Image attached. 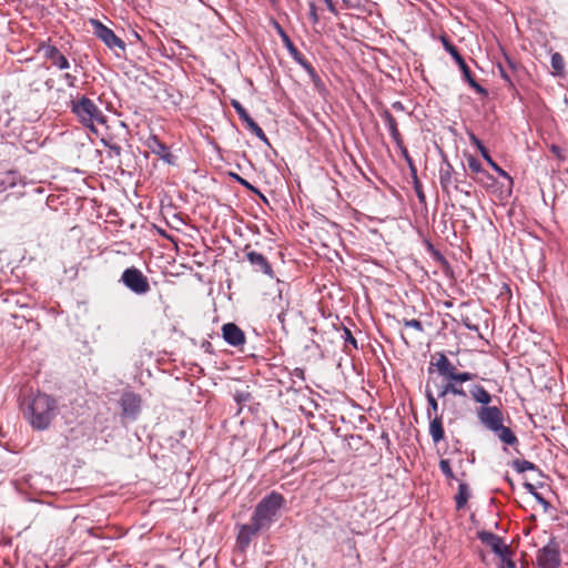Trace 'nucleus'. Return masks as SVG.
<instances>
[{"label":"nucleus","mask_w":568,"mask_h":568,"mask_svg":"<svg viewBox=\"0 0 568 568\" xmlns=\"http://www.w3.org/2000/svg\"><path fill=\"white\" fill-rule=\"evenodd\" d=\"M381 115L384 119V121L389 130L390 136L394 140V142L396 143V145L402 146L403 139L398 131L397 122L394 119V116L390 114V112L388 110H384Z\"/></svg>","instance_id":"nucleus-21"},{"label":"nucleus","mask_w":568,"mask_h":568,"mask_svg":"<svg viewBox=\"0 0 568 568\" xmlns=\"http://www.w3.org/2000/svg\"><path fill=\"white\" fill-rule=\"evenodd\" d=\"M474 377L475 375L473 373L457 372V369L455 368V371L453 372L452 376L448 379L462 384L464 382L471 381Z\"/></svg>","instance_id":"nucleus-34"},{"label":"nucleus","mask_w":568,"mask_h":568,"mask_svg":"<svg viewBox=\"0 0 568 568\" xmlns=\"http://www.w3.org/2000/svg\"><path fill=\"white\" fill-rule=\"evenodd\" d=\"M251 398V394L248 392H245V390H241V392H236L234 394V399L236 400V403L241 404V403H245L247 402L248 399Z\"/></svg>","instance_id":"nucleus-43"},{"label":"nucleus","mask_w":568,"mask_h":568,"mask_svg":"<svg viewBox=\"0 0 568 568\" xmlns=\"http://www.w3.org/2000/svg\"><path fill=\"white\" fill-rule=\"evenodd\" d=\"M429 419V435L434 444H438L445 438V432L443 426V415L436 414Z\"/></svg>","instance_id":"nucleus-19"},{"label":"nucleus","mask_w":568,"mask_h":568,"mask_svg":"<svg viewBox=\"0 0 568 568\" xmlns=\"http://www.w3.org/2000/svg\"><path fill=\"white\" fill-rule=\"evenodd\" d=\"M524 488L531 495H534L536 493V488L532 484L530 483H525L524 484Z\"/></svg>","instance_id":"nucleus-55"},{"label":"nucleus","mask_w":568,"mask_h":568,"mask_svg":"<svg viewBox=\"0 0 568 568\" xmlns=\"http://www.w3.org/2000/svg\"><path fill=\"white\" fill-rule=\"evenodd\" d=\"M222 336L229 345L234 347L245 343L244 332L234 323H226L222 326Z\"/></svg>","instance_id":"nucleus-15"},{"label":"nucleus","mask_w":568,"mask_h":568,"mask_svg":"<svg viewBox=\"0 0 568 568\" xmlns=\"http://www.w3.org/2000/svg\"><path fill=\"white\" fill-rule=\"evenodd\" d=\"M284 503L283 495L277 491H271L256 505L251 519L257 524V527L266 529L276 520Z\"/></svg>","instance_id":"nucleus-2"},{"label":"nucleus","mask_w":568,"mask_h":568,"mask_svg":"<svg viewBox=\"0 0 568 568\" xmlns=\"http://www.w3.org/2000/svg\"><path fill=\"white\" fill-rule=\"evenodd\" d=\"M231 105L237 113L239 118L246 124L247 129L255 134L261 141L268 144V139L261 126L250 116L245 108L240 101L233 99Z\"/></svg>","instance_id":"nucleus-10"},{"label":"nucleus","mask_w":568,"mask_h":568,"mask_svg":"<svg viewBox=\"0 0 568 568\" xmlns=\"http://www.w3.org/2000/svg\"><path fill=\"white\" fill-rule=\"evenodd\" d=\"M327 7V9L333 13V14H338V11L333 2V0H323Z\"/></svg>","instance_id":"nucleus-52"},{"label":"nucleus","mask_w":568,"mask_h":568,"mask_svg":"<svg viewBox=\"0 0 568 568\" xmlns=\"http://www.w3.org/2000/svg\"><path fill=\"white\" fill-rule=\"evenodd\" d=\"M63 79L69 87H71V88L75 87L77 77L72 75L71 73H64Z\"/></svg>","instance_id":"nucleus-50"},{"label":"nucleus","mask_w":568,"mask_h":568,"mask_svg":"<svg viewBox=\"0 0 568 568\" xmlns=\"http://www.w3.org/2000/svg\"><path fill=\"white\" fill-rule=\"evenodd\" d=\"M481 178L478 179V182L485 184V185H488V182H495V179L493 175H490L487 171H486V174H480Z\"/></svg>","instance_id":"nucleus-51"},{"label":"nucleus","mask_w":568,"mask_h":568,"mask_svg":"<svg viewBox=\"0 0 568 568\" xmlns=\"http://www.w3.org/2000/svg\"><path fill=\"white\" fill-rule=\"evenodd\" d=\"M532 496L538 501V504H540L544 507L545 510L549 508V503L541 496V494L536 491Z\"/></svg>","instance_id":"nucleus-47"},{"label":"nucleus","mask_w":568,"mask_h":568,"mask_svg":"<svg viewBox=\"0 0 568 568\" xmlns=\"http://www.w3.org/2000/svg\"><path fill=\"white\" fill-rule=\"evenodd\" d=\"M103 144L109 148L110 151H112L115 155H120L122 152V148L115 143H109L104 140H102Z\"/></svg>","instance_id":"nucleus-46"},{"label":"nucleus","mask_w":568,"mask_h":568,"mask_svg":"<svg viewBox=\"0 0 568 568\" xmlns=\"http://www.w3.org/2000/svg\"><path fill=\"white\" fill-rule=\"evenodd\" d=\"M498 69H499V72H500V77L509 84V87H514V83L511 81L510 74L505 69V67L499 63L498 64Z\"/></svg>","instance_id":"nucleus-45"},{"label":"nucleus","mask_w":568,"mask_h":568,"mask_svg":"<svg viewBox=\"0 0 568 568\" xmlns=\"http://www.w3.org/2000/svg\"><path fill=\"white\" fill-rule=\"evenodd\" d=\"M468 138L470 143L477 148L483 159L491 166V169L507 181V187L510 192L514 185L513 178L493 160L483 142L473 132L468 133Z\"/></svg>","instance_id":"nucleus-7"},{"label":"nucleus","mask_w":568,"mask_h":568,"mask_svg":"<svg viewBox=\"0 0 568 568\" xmlns=\"http://www.w3.org/2000/svg\"><path fill=\"white\" fill-rule=\"evenodd\" d=\"M435 366L437 367L438 373L447 379L456 368L443 353L438 354Z\"/></svg>","instance_id":"nucleus-23"},{"label":"nucleus","mask_w":568,"mask_h":568,"mask_svg":"<svg viewBox=\"0 0 568 568\" xmlns=\"http://www.w3.org/2000/svg\"><path fill=\"white\" fill-rule=\"evenodd\" d=\"M344 545L347 548V552H346L347 556H355L356 558L359 557V554L357 552V549H356V541L354 538L345 539Z\"/></svg>","instance_id":"nucleus-40"},{"label":"nucleus","mask_w":568,"mask_h":568,"mask_svg":"<svg viewBox=\"0 0 568 568\" xmlns=\"http://www.w3.org/2000/svg\"><path fill=\"white\" fill-rule=\"evenodd\" d=\"M469 393L475 402L484 406H488L491 402V395L481 385H474Z\"/></svg>","instance_id":"nucleus-25"},{"label":"nucleus","mask_w":568,"mask_h":568,"mask_svg":"<svg viewBox=\"0 0 568 568\" xmlns=\"http://www.w3.org/2000/svg\"><path fill=\"white\" fill-rule=\"evenodd\" d=\"M245 251L246 258L255 272H261L264 275L270 276L271 278L274 277L272 265L270 264L265 255L256 251H247V247L245 248Z\"/></svg>","instance_id":"nucleus-14"},{"label":"nucleus","mask_w":568,"mask_h":568,"mask_svg":"<svg viewBox=\"0 0 568 568\" xmlns=\"http://www.w3.org/2000/svg\"><path fill=\"white\" fill-rule=\"evenodd\" d=\"M550 63L551 68L554 69V74L562 75L565 62L562 55L559 52H555L551 54Z\"/></svg>","instance_id":"nucleus-30"},{"label":"nucleus","mask_w":568,"mask_h":568,"mask_svg":"<svg viewBox=\"0 0 568 568\" xmlns=\"http://www.w3.org/2000/svg\"><path fill=\"white\" fill-rule=\"evenodd\" d=\"M278 306H280V313L277 314L278 321L283 324L285 321V314L287 308L290 307V301L287 297L283 296V288H278Z\"/></svg>","instance_id":"nucleus-29"},{"label":"nucleus","mask_w":568,"mask_h":568,"mask_svg":"<svg viewBox=\"0 0 568 568\" xmlns=\"http://www.w3.org/2000/svg\"><path fill=\"white\" fill-rule=\"evenodd\" d=\"M342 338L345 342V347L351 345L354 349L358 348L356 338L353 336L351 329L346 326L343 327Z\"/></svg>","instance_id":"nucleus-35"},{"label":"nucleus","mask_w":568,"mask_h":568,"mask_svg":"<svg viewBox=\"0 0 568 568\" xmlns=\"http://www.w3.org/2000/svg\"><path fill=\"white\" fill-rule=\"evenodd\" d=\"M70 108L79 122L91 132H97L95 123H105V115L103 112L85 95H82L77 100H72Z\"/></svg>","instance_id":"nucleus-3"},{"label":"nucleus","mask_w":568,"mask_h":568,"mask_svg":"<svg viewBox=\"0 0 568 568\" xmlns=\"http://www.w3.org/2000/svg\"><path fill=\"white\" fill-rule=\"evenodd\" d=\"M145 146L155 155H158L162 161L170 165H174L176 158L170 152L166 144L160 141V139L152 134L150 135L145 142Z\"/></svg>","instance_id":"nucleus-12"},{"label":"nucleus","mask_w":568,"mask_h":568,"mask_svg":"<svg viewBox=\"0 0 568 568\" xmlns=\"http://www.w3.org/2000/svg\"><path fill=\"white\" fill-rule=\"evenodd\" d=\"M426 398H427V403H428V407H427V417L428 418H432L433 416H436V414H439L438 413V402L437 399L434 397L432 390L429 389H426Z\"/></svg>","instance_id":"nucleus-31"},{"label":"nucleus","mask_w":568,"mask_h":568,"mask_svg":"<svg viewBox=\"0 0 568 568\" xmlns=\"http://www.w3.org/2000/svg\"><path fill=\"white\" fill-rule=\"evenodd\" d=\"M403 324L405 327H410V328H414L418 332H423L424 331V327H423V324L420 321L418 320H403Z\"/></svg>","instance_id":"nucleus-41"},{"label":"nucleus","mask_w":568,"mask_h":568,"mask_svg":"<svg viewBox=\"0 0 568 568\" xmlns=\"http://www.w3.org/2000/svg\"><path fill=\"white\" fill-rule=\"evenodd\" d=\"M479 422L490 432L503 424V412L497 406H481L477 410Z\"/></svg>","instance_id":"nucleus-9"},{"label":"nucleus","mask_w":568,"mask_h":568,"mask_svg":"<svg viewBox=\"0 0 568 568\" xmlns=\"http://www.w3.org/2000/svg\"><path fill=\"white\" fill-rule=\"evenodd\" d=\"M275 29L281 37L282 41L284 42L285 37H288V34L284 31V29L275 21L274 22Z\"/></svg>","instance_id":"nucleus-53"},{"label":"nucleus","mask_w":568,"mask_h":568,"mask_svg":"<svg viewBox=\"0 0 568 568\" xmlns=\"http://www.w3.org/2000/svg\"><path fill=\"white\" fill-rule=\"evenodd\" d=\"M303 70L308 74L312 83L314 84L315 88H322L323 87V82L320 78V75L317 74L316 70L314 69V67L307 62L306 64H304L303 67Z\"/></svg>","instance_id":"nucleus-32"},{"label":"nucleus","mask_w":568,"mask_h":568,"mask_svg":"<svg viewBox=\"0 0 568 568\" xmlns=\"http://www.w3.org/2000/svg\"><path fill=\"white\" fill-rule=\"evenodd\" d=\"M392 108H393L395 111H398V112H403V111H405V106H404V104H403L400 101H395V102L392 104Z\"/></svg>","instance_id":"nucleus-54"},{"label":"nucleus","mask_w":568,"mask_h":568,"mask_svg":"<svg viewBox=\"0 0 568 568\" xmlns=\"http://www.w3.org/2000/svg\"><path fill=\"white\" fill-rule=\"evenodd\" d=\"M464 184H465V182H463V181L458 180L457 178L455 179V181H454V183H453V185H454V187H455V190H456V191H458V192H463V193H465V194H467V195H468V194H469V191H467V190H465V189H464Z\"/></svg>","instance_id":"nucleus-48"},{"label":"nucleus","mask_w":568,"mask_h":568,"mask_svg":"<svg viewBox=\"0 0 568 568\" xmlns=\"http://www.w3.org/2000/svg\"><path fill=\"white\" fill-rule=\"evenodd\" d=\"M120 282L135 295H145L151 290L149 278L135 266L125 268Z\"/></svg>","instance_id":"nucleus-4"},{"label":"nucleus","mask_w":568,"mask_h":568,"mask_svg":"<svg viewBox=\"0 0 568 568\" xmlns=\"http://www.w3.org/2000/svg\"><path fill=\"white\" fill-rule=\"evenodd\" d=\"M550 149H551V152H552V153H555V154L559 155V153H560V148H559L558 145L552 144Z\"/></svg>","instance_id":"nucleus-57"},{"label":"nucleus","mask_w":568,"mask_h":568,"mask_svg":"<svg viewBox=\"0 0 568 568\" xmlns=\"http://www.w3.org/2000/svg\"><path fill=\"white\" fill-rule=\"evenodd\" d=\"M511 466L519 474L528 470H538V467L534 463L526 459H515L513 460Z\"/></svg>","instance_id":"nucleus-28"},{"label":"nucleus","mask_w":568,"mask_h":568,"mask_svg":"<svg viewBox=\"0 0 568 568\" xmlns=\"http://www.w3.org/2000/svg\"><path fill=\"white\" fill-rule=\"evenodd\" d=\"M491 432L496 434L499 440L506 445L513 446L518 443V438L514 434V432L509 427L504 426L503 424L494 428Z\"/></svg>","instance_id":"nucleus-22"},{"label":"nucleus","mask_w":568,"mask_h":568,"mask_svg":"<svg viewBox=\"0 0 568 568\" xmlns=\"http://www.w3.org/2000/svg\"><path fill=\"white\" fill-rule=\"evenodd\" d=\"M506 62H507V65H508L510 69H513V70H515V69H516V63H515L511 59H509L508 57H506Z\"/></svg>","instance_id":"nucleus-56"},{"label":"nucleus","mask_w":568,"mask_h":568,"mask_svg":"<svg viewBox=\"0 0 568 568\" xmlns=\"http://www.w3.org/2000/svg\"><path fill=\"white\" fill-rule=\"evenodd\" d=\"M462 322L467 329L478 332V325L473 324L468 317L463 318Z\"/></svg>","instance_id":"nucleus-49"},{"label":"nucleus","mask_w":568,"mask_h":568,"mask_svg":"<svg viewBox=\"0 0 568 568\" xmlns=\"http://www.w3.org/2000/svg\"><path fill=\"white\" fill-rule=\"evenodd\" d=\"M448 394H453V395L460 396V397L467 396L466 392L464 390V388L460 384L449 381V379L445 385L442 386L438 396L445 397Z\"/></svg>","instance_id":"nucleus-24"},{"label":"nucleus","mask_w":568,"mask_h":568,"mask_svg":"<svg viewBox=\"0 0 568 568\" xmlns=\"http://www.w3.org/2000/svg\"><path fill=\"white\" fill-rule=\"evenodd\" d=\"M310 19L312 20V22L314 24L318 23L320 21V17L317 14V8H316V4L314 2H310Z\"/></svg>","instance_id":"nucleus-44"},{"label":"nucleus","mask_w":568,"mask_h":568,"mask_svg":"<svg viewBox=\"0 0 568 568\" xmlns=\"http://www.w3.org/2000/svg\"><path fill=\"white\" fill-rule=\"evenodd\" d=\"M467 164H468V168L474 172V173H477V174H486V171L483 169V165L481 163L479 162L478 159H476L475 156L470 155L467 158Z\"/></svg>","instance_id":"nucleus-36"},{"label":"nucleus","mask_w":568,"mask_h":568,"mask_svg":"<svg viewBox=\"0 0 568 568\" xmlns=\"http://www.w3.org/2000/svg\"><path fill=\"white\" fill-rule=\"evenodd\" d=\"M91 24L93 26L94 34L104 42L106 47L110 49L119 48L121 50L125 49L124 42L115 36V33L108 27H105L99 20H91Z\"/></svg>","instance_id":"nucleus-8"},{"label":"nucleus","mask_w":568,"mask_h":568,"mask_svg":"<svg viewBox=\"0 0 568 568\" xmlns=\"http://www.w3.org/2000/svg\"><path fill=\"white\" fill-rule=\"evenodd\" d=\"M536 560L539 568H559L561 558L558 542L551 538L547 545L537 551Z\"/></svg>","instance_id":"nucleus-5"},{"label":"nucleus","mask_w":568,"mask_h":568,"mask_svg":"<svg viewBox=\"0 0 568 568\" xmlns=\"http://www.w3.org/2000/svg\"><path fill=\"white\" fill-rule=\"evenodd\" d=\"M22 412L32 428L45 430L58 415V403L50 395L38 393L22 403Z\"/></svg>","instance_id":"nucleus-1"},{"label":"nucleus","mask_w":568,"mask_h":568,"mask_svg":"<svg viewBox=\"0 0 568 568\" xmlns=\"http://www.w3.org/2000/svg\"><path fill=\"white\" fill-rule=\"evenodd\" d=\"M284 45L287 49L292 59L302 68L304 64H306L308 61L305 59V57L298 51V49L294 45L290 37H285L284 39Z\"/></svg>","instance_id":"nucleus-26"},{"label":"nucleus","mask_w":568,"mask_h":568,"mask_svg":"<svg viewBox=\"0 0 568 568\" xmlns=\"http://www.w3.org/2000/svg\"><path fill=\"white\" fill-rule=\"evenodd\" d=\"M262 527H257V524L254 523V520L251 519L250 524L242 525L240 527L239 534H237V545L239 547L244 550L251 542L253 536H255L260 530H262Z\"/></svg>","instance_id":"nucleus-16"},{"label":"nucleus","mask_w":568,"mask_h":568,"mask_svg":"<svg viewBox=\"0 0 568 568\" xmlns=\"http://www.w3.org/2000/svg\"><path fill=\"white\" fill-rule=\"evenodd\" d=\"M20 184H24V182L19 172L12 170L0 172V193Z\"/></svg>","instance_id":"nucleus-18"},{"label":"nucleus","mask_w":568,"mask_h":568,"mask_svg":"<svg viewBox=\"0 0 568 568\" xmlns=\"http://www.w3.org/2000/svg\"><path fill=\"white\" fill-rule=\"evenodd\" d=\"M123 417L135 420L141 412L142 398L134 392H124L119 400Z\"/></svg>","instance_id":"nucleus-6"},{"label":"nucleus","mask_w":568,"mask_h":568,"mask_svg":"<svg viewBox=\"0 0 568 568\" xmlns=\"http://www.w3.org/2000/svg\"><path fill=\"white\" fill-rule=\"evenodd\" d=\"M414 183H415L416 195H417L419 202L420 203H425L426 202V196H425V194H424V192L422 190V185H420L417 176L414 178Z\"/></svg>","instance_id":"nucleus-42"},{"label":"nucleus","mask_w":568,"mask_h":568,"mask_svg":"<svg viewBox=\"0 0 568 568\" xmlns=\"http://www.w3.org/2000/svg\"><path fill=\"white\" fill-rule=\"evenodd\" d=\"M439 468L447 479H454L455 475L452 470L450 463L448 459L439 460Z\"/></svg>","instance_id":"nucleus-38"},{"label":"nucleus","mask_w":568,"mask_h":568,"mask_svg":"<svg viewBox=\"0 0 568 568\" xmlns=\"http://www.w3.org/2000/svg\"><path fill=\"white\" fill-rule=\"evenodd\" d=\"M440 41L443 43L444 49L452 55L454 61L458 64L463 77H468V73H470V70L468 65L466 64L464 58L458 52L457 48L448 40L446 36L440 37Z\"/></svg>","instance_id":"nucleus-17"},{"label":"nucleus","mask_w":568,"mask_h":568,"mask_svg":"<svg viewBox=\"0 0 568 568\" xmlns=\"http://www.w3.org/2000/svg\"><path fill=\"white\" fill-rule=\"evenodd\" d=\"M38 51L42 52L44 59L49 60L52 65L57 67L59 70L70 68L69 60L55 45L43 42L39 45Z\"/></svg>","instance_id":"nucleus-11"},{"label":"nucleus","mask_w":568,"mask_h":568,"mask_svg":"<svg viewBox=\"0 0 568 568\" xmlns=\"http://www.w3.org/2000/svg\"><path fill=\"white\" fill-rule=\"evenodd\" d=\"M467 83L478 93L483 95H487V90L483 88L471 75V72L468 73V77H464Z\"/></svg>","instance_id":"nucleus-39"},{"label":"nucleus","mask_w":568,"mask_h":568,"mask_svg":"<svg viewBox=\"0 0 568 568\" xmlns=\"http://www.w3.org/2000/svg\"><path fill=\"white\" fill-rule=\"evenodd\" d=\"M397 148L400 150L402 155L406 160V162L413 173V176L416 178V173H417L416 168L414 165L412 158L409 156V153H408L406 146L404 145V142L402 141V146H397Z\"/></svg>","instance_id":"nucleus-37"},{"label":"nucleus","mask_w":568,"mask_h":568,"mask_svg":"<svg viewBox=\"0 0 568 568\" xmlns=\"http://www.w3.org/2000/svg\"><path fill=\"white\" fill-rule=\"evenodd\" d=\"M468 497H469V490H468L467 484L460 483L458 486V493L455 496V503H456L457 509H462L466 505Z\"/></svg>","instance_id":"nucleus-27"},{"label":"nucleus","mask_w":568,"mask_h":568,"mask_svg":"<svg viewBox=\"0 0 568 568\" xmlns=\"http://www.w3.org/2000/svg\"><path fill=\"white\" fill-rule=\"evenodd\" d=\"M478 537L484 544L491 548L495 555H497L501 559H506L509 557V548L499 536L490 531H480L478 534Z\"/></svg>","instance_id":"nucleus-13"},{"label":"nucleus","mask_w":568,"mask_h":568,"mask_svg":"<svg viewBox=\"0 0 568 568\" xmlns=\"http://www.w3.org/2000/svg\"><path fill=\"white\" fill-rule=\"evenodd\" d=\"M455 179L453 165L448 161H445L439 169V183L443 192L449 193V187L453 185Z\"/></svg>","instance_id":"nucleus-20"},{"label":"nucleus","mask_w":568,"mask_h":568,"mask_svg":"<svg viewBox=\"0 0 568 568\" xmlns=\"http://www.w3.org/2000/svg\"><path fill=\"white\" fill-rule=\"evenodd\" d=\"M230 176L235 180L237 183H240L242 186H244L245 189L250 190L251 192L255 193V194H258L261 199H263L264 201H266V197L258 191V189H256L255 186H253L250 182H247L245 179H243L242 176H240L237 173H233L231 172L230 173Z\"/></svg>","instance_id":"nucleus-33"}]
</instances>
